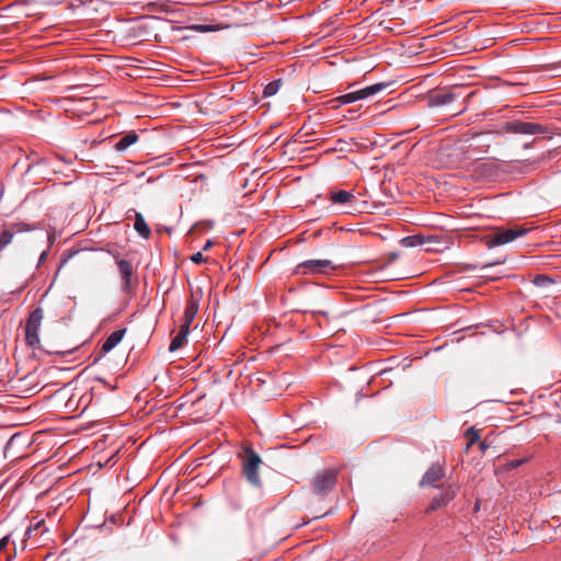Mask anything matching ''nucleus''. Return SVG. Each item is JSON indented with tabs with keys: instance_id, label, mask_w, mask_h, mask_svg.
I'll return each instance as SVG.
<instances>
[{
	"instance_id": "1",
	"label": "nucleus",
	"mask_w": 561,
	"mask_h": 561,
	"mask_svg": "<svg viewBox=\"0 0 561 561\" xmlns=\"http://www.w3.org/2000/svg\"><path fill=\"white\" fill-rule=\"evenodd\" d=\"M243 459H242V473L249 483L254 486H261L262 481L259 474V469L262 463V459L256 454L251 446H247L243 448Z\"/></svg>"
},
{
	"instance_id": "2",
	"label": "nucleus",
	"mask_w": 561,
	"mask_h": 561,
	"mask_svg": "<svg viewBox=\"0 0 561 561\" xmlns=\"http://www.w3.org/2000/svg\"><path fill=\"white\" fill-rule=\"evenodd\" d=\"M389 85H390L389 82L375 83V84L368 85L364 89L340 95V96L333 99L331 102L335 103L334 107L354 103L356 101L373 96V95L381 92L382 90L387 89Z\"/></svg>"
},
{
	"instance_id": "3",
	"label": "nucleus",
	"mask_w": 561,
	"mask_h": 561,
	"mask_svg": "<svg viewBox=\"0 0 561 561\" xmlns=\"http://www.w3.org/2000/svg\"><path fill=\"white\" fill-rule=\"evenodd\" d=\"M44 318V311L41 307L35 308L30 312L25 322V343L31 347H36L39 344V329Z\"/></svg>"
},
{
	"instance_id": "4",
	"label": "nucleus",
	"mask_w": 561,
	"mask_h": 561,
	"mask_svg": "<svg viewBox=\"0 0 561 561\" xmlns=\"http://www.w3.org/2000/svg\"><path fill=\"white\" fill-rule=\"evenodd\" d=\"M337 482V471L325 469L318 472L311 481L312 492L319 496H324L331 492Z\"/></svg>"
},
{
	"instance_id": "5",
	"label": "nucleus",
	"mask_w": 561,
	"mask_h": 561,
	"mask_svg": "<svg viewBox=\"0 0 561 561\" xmlns=\"http://www.w3.org/2000/svg\"><path fill=\"white\" fill-rule=\"evenodd\" d=\"M502 130L508 134H520V135H538L549 133V128L538 123L523 122V121H511L506 122L502 126Z\"/></svg>"
},
{
	"instance_id": "6",
	"label": "nucleus",
	"mask_w": 561,
	"mask_h": 561,
	"mask_svg": "<svg viewBox=\"0 0 561 561\" xmlns=\"http://www.w3.org/2000/svg\"><path fill=\"white\" fill-rule=\"evenodd\" d=\"M334 270V264L330 260H307L295 267L296 275H316L328 274Z\"/></svg>"
},
{
	"instance_id": "7",
	"label": "nucleus",
	"mask_w": 561,
	"mask_h": 561,
	"mask_svg": "<svg viewBox=\"0 0 561 561\" xmlns=\"http://www.w3.org/2000/svg\"><path fill=\"white\" fill-rule=\"evenodd\" d=\"M528 231L529 229L520 226L499 230L494 232L492 236H490L488 240V245L492 248L510 243L519 237H524L525 234H527Z\"/></svg>"
},
{
	"instance_id": "8",
	"label": "nucleus",
	"mask_w": 561,
	"mask_h": 561,
	"mask_svg": "<svg viewBox=\"0 0 561 561\" xmlns=\"http://www.w3.org/2000/svg\"><path fill=\"white\" fill-rule=\"evenodd\" d=\"M117 267L121 275V278L123 280V291L126 294H130L134 290L133 286V275H134V267L130 261L125 259L117 260Z\"/></svg>"
},
{
	"instance_id": "9",
	"label": "nucleus",
	"mask_w": 561,
	"mask_h": 561,
	"mask_svg": "<svg viewBox=\"0 0 561 561\" xmlns=\"http://www.w3.org/2000/svg\"><path fill=\"white\" fill-rule=\"evenodd\" d=\"M456 496V490L453 488L451 484L444 486V490L442 494L435 496L432 499L427 512L436 511L440 507L446 506L450 501H453Z\"/></svg>"
},
{
	"instance_id": "10",
	"label": "nucleus",
	"mask_w": 561,
	"mask_h": 561,
	"mask_svg": "<svg viewBox=\"0 0 561 561\" xmlns=\"http://www.w3.org/2000/svg\"><path fill=\"white\" fill-rule=\"evenodd\" d=\"M445 476V470L439 465H433L428 470L424 473L421 485H430L437 486L436 483L440 481Z\"/></svg>"
},
{
	"instance_id": "11",
	"label": "nucleus",
	"mask_w": 561,
	"mask_h": 561,
	"mask_svg": "<svg viewBox=\"0 0 561 561\" xmlns=\"http://www.w3.org/2000/svg\"><path fill=\"white\" fill-rule=\"evenodd\" d=\"M126 329H119L114 332H112L106 340L103 342L101 346V354H106L111 352L115 346L118 345V343L123 340V337L126 334Z\"/></svg>"
},
{
	"instance_id": "12",
	"label": "nucleus",
	"mask_w": 561,
	"mask_h": 561,
	"mask_svg": "<svg viewBox=\"0 0 561 561\" xmlns=\"http://www.w3.org/2000/svg\"><path fill=\"white\" fill-rule=\"evenodd\" d=\"M458 95L451 90H445L433 94L430 99L431 105H447L454 102Z\"/></svg>"
},
{
	"instance_id": "13",
	"label": "nucleus",
	"mask_w": 561,
	"mask_h": 561,
	"mask_svg": "<svg viewBox=\"0 0 561 561\" xmlns=\"http://www.w3.org/2000/svg\"><path fill=\"white\" fill-rule=\"evenodd\" d=\"M198 308H199L198 300L195 299L193 296H191L186 300L182 321L193 323V321L198 312Z\"/></svg>"
},
{
	"instance_id": "14",
	"label": "nucleus",
	"mask_w": 561,
	"mask_h": 561,
	"mask_svg": "<svg viewBox=\"0 0 561 561\" xmlns=\"http://www.w3.org/2000/svg\"><path fill=\"white\" fill-rule=\"evenodd\" d=\"M330 201L333 204L347 205L356 202V197L352 192L341 190L339 192H332L330 194Z\"/></svg>"
},
{
	"instance_id": "15",
	"label": "nucleus",
	"mask_w": 561,
	"mask_h": 561,
	"mask_svg": "<svg viewBox=\"0 0 561 561\" xmlns=\"http://www.w3.org/2000/svg\"><path fill=\"white\" fill-rule=\"evenodd\" d=\"M139 139V136L135 131H129L124 135L115 145L114 148L117 151H125L131 145L136 144Z\"/></svg>"
},
{
	"instance_id": "16",
	"label": "nucleus",
	"mask_w": 561,
	"mask_h": 561,
	"mask_svg": "<svg viewBox=\"0 0 561 561\" xmlns=\"http://www.w3.org/2000/svg\"><path fill=\"white\" fill-rule=\"evenodd\" d=\"M134 228L145 239H148L151 234V230L140 213L135 214Z\"/></svg>"
},
{
	"instance_id": "17",
	"label": "nucleus",
	"mask_w": 561,
	"mask_h": 561,
	"mask_svg": "<svg viewBox=\"0 0 561 561\" xmlns=\"http://www.w3.org/2000/svg\"><path fill=\"white\" fill-rule=\"evenodd\" d=\"M401 244L407 248H414L424 244V238L420 234L409 236L401 240Z\"/></svg>"
},
{
	"instance_id": "18",
	"label": "nucleus",
	"mask_w": 561,
	"mask_h": 561,
	"mask_svg": "<svg viewBox=\"0 0 561 561\" xmlns=\"http://www.w3.org/2000/svg\"><path fill=\"white\" fill-rule=\"evenodd\" d=\"M14 231L8 226L0 232V251L12 242Z\"/></svg>"
},
{
	"instance_id": "19",
	"label": "nucleus",
	"mask_w": 561,
	"mask_h": 561,
	"mask_svg": "<svg viewBox=\"0 0 561 561\" xmlns=\"http://www.w3.org/2000/svg\"><path fill=\"white\" fill-rule=\"evenodd\" d=\"M12 231H14V234L20 232H28L37 229L35 225L27 224V222H12L9 225Z\"/></svg>"
},
{
	"instance_id": "20",
	"label": "nucleus",
	"mask_w": 561,
	"mask_h": 561,
	"mask_svg": "<svg viewBox=\"0 0 561 561\" xmlns=\"http://www.w3.org/2000/svg\"><path fill=\"white\" fill-rule=\"evenodd\" d=\"M186 340H187V337H185L184 335H181V334L178 333L172 339V341H171V343L169 345V351L170 352H174V351L181 348L184 345V343L186 342Z\"/></svg>"
},
{
	"instance_id": "21",
	"label": "nucleus",
	"mask_w": 561,
	"mask_h": 561,
	"mask_svg": "<svg viewBox=\"0 0 561 561\" xmlns=\"http://www.w3.org/2000/svg\"><path fill=\"white\" fill-rule=\"evenodd\" d=\"M279 87H280V80L272 81L264 88L263 94L265 96H272V95L276 94Z\"/></svg>"
},
{
	"instance_id": "22",
	"label": "nucleus",
	"mask_w": 561,
	"mask_h": 561,
	"mask_svg": "<svg viewBox=\"0 0 561 561\" xmlns=\"http://www.w3.org/2000/svg\"><path fill=\"white\" fill-rule=\"evenodd\" d=\"M466 437L469 439V443L467 446L468 448L480 439L479 432L473 427H470L469 430H467Z\"/></svg>"
},
{
	"instance_id": "23",
	"label": "nucleus",
	"mask_w": 561,
	"mask_h": 561,
	"mask_svg": "<svg viewBox=\"0 0 561 561\" xmlns=\"http://www.w3.org/2000/svg\"><path fill=\"white\" fill-rule=\"evenodd\" d=\"M191 325L192 323L182 321L178 333L187 337L191 330Z\"/></svg>"
},
{
	"instance_id": "24",
	"label": "nucleus",
	"mask_w": 561,
	"mask_h": 561,
	"mask_svg": "<svg viewBox=\"0 0 561 561\" xmlns=\"http://www.w3.org/2000/svg\"><path fill=\"white\" fill-rule=\"evenodd\" d=\"M44 524H45V523H44V520H43V519H42V520H38L36 524H32V525L27 528V530H26V535L31 536V534H32L33 531H37V530H39V528H41V527H43V526H44Z\"/></svg>"
},
{
	"instance_id": "25",
	"label": "nucleus",
	"mask_w": 561,
	"mask_h": 561,
	"mask_svg": "<svg viewBox=\"0 0 561 561\" xmlns=\"http://www.w3.org/2000/svg\"><path fill=\"white\" fill-rule=\"evenodd\" d=\"M191 260H192V262L199 264L205 261V257L201 252H197L191 256Z\"/></svg>"
},
{
	"instance_id": "26",
	"label": "nucleus",
	"mask_w": 561,
	"mask_h": 561,
	"mask_svg": "<svg viewBox=\"0 0 561 561\" xmlns=\"http://www.w3.org/2000/svg\"><path fill=\"white\" fill-rule=\"evenodd\" d=\"M10 542V535H7L0 539V552H2Z\"/></svg>"
},
{
	"instance_id": "27",
	"label": "nucleus",
	"mask_w": 561,
	"mask_h": 561,
	"mask_svg": "<svg viewBox=\"0 0 561 561\" xmlns=\"http://www.w3.org/2000/svg\"><path fill=\"white\" fill-rule=\"evenodd\" d=\"M525 462V459H516L510 462L511 468H517Z\"/></svg>"
},
{
	"instance_id": "28",
	"label": "nucleus",
	"mask_w": 561,
	"mask_h": 561,
	"mask_svg": "<svg viewBox=\"0 0 561 561\" xmlns=\"http://www.w3.org/2000/svg\"><path fill=\"white\" fill-rule=\"evenodd\" d=\"M479 447L482 451H485L489 448V445L486 444V440H483L480 443Z\"/></svg>"
},
{
	"instance_id": "29",
	"label": "nucleus",
	"mask_w": 561,
	"mask_h": 561,
	"mask_svg": "<svg viewBox=\"0 0 561 561\" xmlns=\"http://www.w3.org/2000/svg\"><path fill=\"white\" fill-rule=\"evenodd\" d=\"M55 354H58V355H66V354H70L71 351H56L54 352Z\"/></svg>"
},
{
	"instance_id": "30",
	"label": "nucleus",
	"mask_w": 561,
	"mask_h": 561,
	"mask_svg": "<svg viewBox=\"0 0 561 561\" xmlns=\"http://www.w3.org/2000/svg\"><path fill=\"white\" fill-rule=\"evenodd\" d=\"M47 253L43 252L39 257V262L44 261L46 259Z\"/></svg>"
},
{
	"instance_id": "31",
	"label": "nucleus",
	"mask_w": 561,
	"mask_h": 561,
	"mask_svg": "<svg viewBox=\"0 0 561 561\" xmlns=\"http://www.w3.org/2000/svg\"><path fill=\"white\" fill-rule=\"evenodd\" d=\"M210 245H211L210 241H207V243L204 247V250H207L208 248H210Z\"/></svg>"
}]
</instances>
